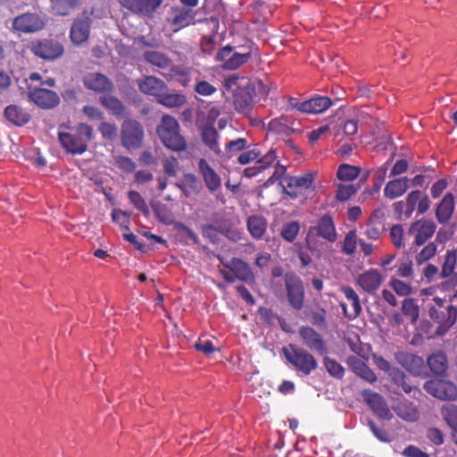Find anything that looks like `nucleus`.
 I'll return each instance as SVG.
<instances>
[{"mask_svg":"<svg viewBox=\"0 0 457 457\" xmlns=\"http://www.w3.org/2000/svg\"><path fill=\"white\" fill-rule=\"evenodd\" d=\"M58 137L66 152L82 154L87 150V144L94 137V130L90 125L81 122L69 132H59Z\"/></svg>","mask_w":457,"mask_h":457,"instance_id":"obj_1","label":"nucleus"},{"mask_svg":"<svg viewBox=\"0 0 457 457\" xmlns=\"http://www.w3.org/2000/svg\"><path fill=\"white\" fill-rule=\"evenodd\" d=\"M356 249V235L355 231H349L345 236L343 243V252L352 254Z\"/></svg>","mask_w":457,"mask_h":457,"instance_id":"obj_62","label":"nucleus"},{"mask_svg":"<svg viewBox=\"0 0 457 457\" xmlns=\"http://www.w3.org/2000/svg\"><path fill=\"white\" fill-rule=\"evenodd\" d=\"M349 368L360 378L369 383H374L377 380V376L374 371L368 367L363 361L359 357L352 355L346 360Z\"/></svg>","mask_w":457,"mask_h":457,"instance_id":"obj_28","label":"nucleus"},{"mask_svg":"<svg viewBox=\"0 0 457 457\" xmlns=\"http://www.w3.org/2000/svg\"><path fill=\"white\" fill-rule=\"evenodd\" d=\"M395 359L400 365L412 375L420 376L424 370L423 359L416 354L403 351L397 352Z\"/></svg>","mask_w":457,"mask_h":457,"instance_id":"obj_20","label":"nucleus"},{"mask_svg":"<svg viewBox=\"0 0 457 457\" xmlns=\"http://www.w3.org/2000/svg\"><path fill=\"white\" fill-rule=\"evenodd\" d=\"M455 207L454 196L446 193L436 208V218L440 224H446L451 220Z\"/></svg>","mask_w":457,"mask_h":457,"instance_id":"obj_27","label":"nucleus"},{"mask_svg":"<svg viewBox=\"0 0 457 457\" xmlns=\"http://www.w3.org/2000/svg\"><path fill=\"white\" fill-rule=\"evenodd\" d=\"M444 420L449 427L457 432V406L453 403H445L441 408Z\"/></svg>","mask_w":457,"mask_h":457,"instance_id":"obj_42","label":"nucleus"},{"mask_svg":"<svg viewBox=\"0 0 457 457\" xmlns=\"http://www.w3.org/2000/svg\"><path fill=\"white\" fill-rule=\"evenodd\" d=\"M410 179L407 177H401L389 180L384 188L386 198L394 200L403 196L410 187Z\"/></svg>","mask_w":457,"mask_h":457,"instance_id":"obj_25","label":"nucleus"},{"mask_svg":"<svg viewBox=\"0 0 457 457\" xmlns=\"http://www.w3.org/2000/svg\"><path fill=\"white\" fill-rule=\"evenodd\" d=\"M201 232L204 237L212 243H217L220 239L219 230L212 224H205L201 227Z\"/></svg>","mask_w":457,"mask_h":457,"instance_id":"obj_61","label":"nucleus"},{"mask_svg":"<svg viewBox=\"0 0 457 457\" xmlns=\"http://www.w3.org/2000/svg\"><path fill=\"white\" fill-rule=\"evenodd\" d=\"M162 0H126L125 6L137 13L149 14L154 12Z\"/></svg>","mask_w":457,"mask_h":457,"instance_id":"obj_32","label":"nucleus"},{"mask_svg":"<svg viewBox=\"0 0 457 457\" xmlns=\"http://www.w3.org/2000/svg\"><path fill=\"white\" fill-rule=\"evenodd\" d=\"M128 197H129L131 204H133V206L137 210L141 212L142 214L145 218H148L150 216V211L147 206V204H146L145 200L143 198V196L137 191H135V190L129 191Z\"/></svg>","mask_w":457,"mask_h":457,"instance_id":"obj_43","label":"nucleus"},{"mask_svg":"<svg viewBox=\"0 0 457 457\" xmlns=\"http://www.w3.org/2000/svg\"><path fill=\"white\" fill-rule=\"evenodd\" d=\"M364 402L380 419L389 420L393 415L384 398L378 393L366 389L361 392Z\"/></svg>","mask_w":457,"mask_h":457,"instance_id":"obj_17","label":"nucleus"},{"mask_svg":"<svg viewBox=\"0 0 457 457\" xmlns=\"http://www.w3.org/2000/svg\"><path fill=\"white\" fill-rule=\"evenodd\" d=\"M84 86L96 93H112L114 85L110 79L102 73H89L83 79Z\"/></svg>","mask_w":457,"mask_h":457,"instance_id":"obj_19","label":"nucleus"},{"mask_svg":"<svg viewBox=\"0 0 457 457\" xmlns=\"http://www.w3.org/2000/svg\"><path fill=\"white\" fill-rule=\"evenodd\" d=\"M267 130L280 137H289L292 134H300L303 129L300 121L292 115L283 114L278 118L272 119L268 123Z\"/></svg>","mask_w":457,"mask_h":457,"instance_id":"obj_10","label":"nucleus"},{"mask_svg":"<svg viewBox=\"0 0 457 457\" xmlns=\"http://www.w3.org/2000/svg\"><path fill=\"white\" fill-rule=\"evenodd\" d=\"M436 252V245L435 243L430 242L427 245H425L421 251L417 254L416 260L419 263H422L424 262L431 259Z\"/></svg>","mask_w":457,"mask_h":457,"instance_id":"obj_59","label":"nucleus"},{"mask_svg":"<svg viewBox=\"0 0 457 457\" xmlns=\"http://www.w3.org/2000/svg\"><path fill=\"white\" fill-rule=\"evenodd\" d=\"M360 172L359 167L343 163L337 169V177L342 181H352L360 175Z\"/></svg>","mask_w":457,"mask_h":457,"instance_id":"obj_41","label":"nucleus"},{"mask_svg":"<svg viewBox=\"0 0 457 457\" xmlns=\"http://www.w3.org/2000/svg\"><path fill=\"white\" fill-rule=\"evenodd\" d=\"M28 49L36 57L47 62L55 61L64 54L63 45L53 38L32 40L28 45Z\"/></svg>","mask_w":457,"mask_h":457,"instance_id":"obj_4","label":"nucleus"},{"mask_svg":"<svg viewBox=\"0 0 457 457\" xmlns=\"http://www.w3.org/2000/svg\"><path fill=\"white\" fill-rule=\"evenodd\" d=\"M298 335L302 344L308 350L314 352L320 355H327L328 346L323 337L318 333L313 328L303 326L298 329Z\"/></svg>","mask_w":457,"mask_h":457,"instance_id":"obj_11","label":"nucleus"},{"mask_svg":"<svg viewBox=\"0 0 457 457\" xmlns=\"http://www.w3.org/2000/svg\"><path fill=\"white\" fill-rule=\"evenodd\" d=\"M299 229H300V226H299L298 222L292 221V222L287 223L282 228L281 236L287 242H293L296 238V237L299 233Z\"/></svg>","mask_w":457,"mask_h":457,"instance_id":"obj_56","label":"nucleus"},{"mask_svg":"<svg viewBox=\"0 0 457 457\" xmlns=\"http://www.w3.org/2000/svg\"><path fill=\"white\" fill-rule=\"evenodd\" d=\"M98 131L104 140L113 141L118 136V128L114 123L103 120L98 126Z\"/></svg>","mask_w":457,"mask_h":457,"instance_id":"obj_51","label":"nucleus"},{"mask_svg":"<svg viewBox=\"0 0 457 457\" xmlns=\"http://www.w3.org/2000/svg\"><path fill=\"white\" fill-rule=\"evenodd\" d=\"M163 170L169 177H175L179 168V161L174 156H170L162 162Z\"/></svg>","mask_w":457,"mask_h":457,"instance_id":"obj_60","label":"nucleus"},{"mask_svg":"<svg viewBox=\"0 0 457 457\" xmlns=\"http://www.w3.org/2000/svg\"><path fill=\"white\" fill-rule=\"evenodd\" d=\"M453 276L457 282V247L448 249L444 257L439 277L446 278Z\"/></svg>","mask_w":457,"mask_h":457,"instance_id":"obj_31","label":"nucleus"},{"mask_svg":"<svg viewBox=\"0 0 457 457\" xmlns=\"http://www.w3.org/2000/svg\"><path fill=\"white\" fill-rule=\"evenodd\" d=\"M323 364L331 377L335 378L341 379L345 376V369L344 367L337 362L336 360L328 357L327 355H323Z\"/></svg>","mask_w":457,"mask_h":457,"instance_id":"obj_46","label":"nucleus"},{"mask_svg":"<svg viewBox=\"0 0 457 457\" xmlns=\"http://www.w3.org/2000/svg\"><path fill=\"white\" fill-rule=\"evenodd\" d=\"M114 164L123 172L132 173L137 168L136 162L129 157L124 155L113 156Z\"/></svg>","mask_w":457,"mask_h":457,"instance_id":"obj_54","label":"nucleus"},{"mask_svg":"<svg viewBox=\"0 0 457 457\" xmlns=\"http://www.w3.org/2000/svg\"><path fill=\"white\" fill-rule=\"evenodd\" d=\"M428 314L435 325H436L435 334L437 336L445 335L454 324L457 318L455 312L450 311L448 307L437 309L436 306H431L428 308Z\"/></svg>","mask_w":457,"mask_h":457,"instance_id":"obj_14","label":"nucleus"},{"mask_svg":"<svg viewBox=\"0 0 457 457\" xmlns=\"http://www.w3.org/2000/svg\"><path fill=\"white\" fill-rule=\"evenodd\" d=\"M221 270L224 279L228 283L236 280L246 284H253L255 280L254 273L250 265L239 258H232L229 262L224 263Z\"/></svg>","mask_w":457,"mask_h":457,"instance_id":"obj_7","label":"nucleus"},{"mask_svg":"<svg viewBox=\"0 0 457 457\" xmlns=\"http://www.w3.org/2000/svg\"><path fill=\"white\" fill-rule=\"evenodd\" d=\"M157 102L166 107L169 108H178L184 105L187 102V98L183 94L178 93H167V91H162L159 96Z\"/></svg>","mask_w":457,"mask_h":457,"instance_id":"obj_38","label":"nucleus"},{"mask_svg":"<svg viewBox=\"0 0 457 457\" xmlns=\"http://www.w3.org/2000/svg\"><path fill=\"white\" fill-rule=\"evenodd\" d=\"M384 231V224L378 220H370L365 230V234L370 239L377 240Z\"/></svg>","mask_w":457,"mask_h":457,"instance_id":"obj_53","label":"nucleus"},{"mask_svg":"<svg viewBox=\"0 0 457 457\" xmlns=\"http://www.w3.org/2000/svg\"><path fill=\"white\" fill-rule=\"evenodd\" d=\"M29 99L42 109H53L60 104L58 94L43 87H28Z\"/></svg>","mask_w":457,"mask_h":457,"instance_id":"obj_13","label":"nucleus"},{"mask_svg":"<svg viewBox=\"0 0 457 457\" xmlns=\"http://www.w3.org/2000/svg\"><path fill=\"white\" fill-rule=\"evenodd\" d=\"M271 276L274 278L285 277V286H298L299 278L294 273H285L280 265H276L271 270Z\"/></svg>","mask_w":457,"mask_h":457,"instance_id":"obj_52","label":"nucleus"},{"mask_svg":"<svg viewBox=\"0 0 457 457\" xmlns=\"http://www.w3.org/2000/svg\"><path fill=\"white\" fill-rule=\"evenodd\" d=\"M357 191V187L353 185L339 184L337 188L336 197L338 201H347Z\"/></svg>","mask_w":457,"mask_h":457,"instance_id":"obj_57","label":"nucleus"},{"mask_svg":"<svg viewBox=\"0 0 457 457\" xmlns=\"http://www.w3.org/2000/svg\"><path fill=\"white\" fill-rule=\"evenodd\" d=\"M406 207V218H411L417 207L418 214L425 213L430 206L428 196L420 190L411 191L403 201Z\"/></svg>","mask_w":457,"mask_h":457,"instance_id":"obj_18","label":"nucleus"},{"mask_svg":"<svg viewBox=\"0 0 457 457\" xmlns=\"http://www.w3.org/2000/svg\"><path fill=\"white\" fill-rule=\"evenodd\" d=\"M200 186V180L193 173L184 174L183 180L180 183H177V187L186 197H189L193 193H198Z\"/></svg>","mask_w":457,"mask_h":457,"instance_id":"obj_36","label":"nucleus"},{"mask_svg":"<svg viewBox=\"0 0 457 457\" xmlns=\"http://www.w3.org/2000/svg\"><path fill=\"white\" fill-rule=\"evenodd\" d=\"M152 209L155 214L156 219L163 224L171 223V214L168 206L161 203H152Z\"/></svg>","mask_w":457,"mask_h":457,"instance_id":"obj_48","label":"nucleus"},{"mask_svg":"<svg viewBox=\"0 0 457 457\" xmlns=\"http://www.w3.org/2000/svg\"><path fill=\"white\" fill-rule=\"evenodd\" d=\"M428 365L430 370L436 376H443L446 373L448 361L443 352H436L428 358Z\"/></svg>","mask_w":457,"mask_h":457,"instance_id":"obj_34","label":"nucleus"},{"mask_svg":"<svg viewBox=\"0 0 457 457\" xmlns=\"http://www.w3.org/2000/svg\"><path fill=\"white\" fill-rule=\"evenodd\" d=\"M145 131L142 124L134 119H127L121 124L120 142L128 151L138 149L142 146Z\"/></svg>","mask_w":457,"mask_h":457,"instance_id":"obj_6","label":"nucleus"},{"mask_svg":"<svg viewBox=\"0 0 457 457\" xmlns=\"http://www.w3.org/2000/svg\"><path fill=\"white\" fill-rule=\"evenodd\" d=\"M91 13L84 10L72 22L70 39L73 45L79 46L87 42L92 24Z\"/></svg>","mask_w":457,"mask_h":457,"instance_id":"obj_9","label":"nucleus"},{"mask_svg":"<svg viewBox=\"0 0 457 457\" xmlns=\"http://www.w3.org/2000/svg\"><path fill=\"white\" fill-rule=\"evenodd\" d=\"M282 353L294 370L303 376H309L318 368L317 360L307 349L289 344L283 347Z\"/></svg>","mask_w":457,"mask_h":457,"instance_id":"obj_3","label":"nucleus"},{"mask_svg":"<svg viewBox=\"0 0 457 457\" xmlns=\"http://www.w3.org/2000/svg\"><path fill=\"white\" fill-rule=\"evenodd\" d=\"M4 116L12 125L22 127L30 120L29 112L17 104H10L4 108Z\"/></svg>","mask_w":457,"mask_h":457,"instance_id":"obj_24","label":"nucleus"},{"mask_svg":"<svg viewBox=\"0 0 457 457\" xmlns=\"http://www.w3.org/2000/svg\"><path fill=\"white\" fill-rule=\"evenodd\" d=\"M132 212L128 211H122L120 209H113L112 212V220L120 225V227L129 231L130 217Z\"/></svg>","mask_w":457,"mask_h":457,"instance_id":"obj_47","label":"nucleus"},{"mask_svg":"<svg viewBox=\"0 0 457 457\" xmlns=\"http://www.w3.org/2000/svg\"><path fill=\"white\" fill-rule=\"evenodd\" d=\"M436 228L433 221L421 219L411 224L408 234L414 237L413 244L422 245L434 235Z\"/></svg>","mask_w":457,"mask_h":457,"instance_id":"obj_16","label":"nucleus"},{"mask_svg":"<svg viewBox=\"0 0 457 457\" xmlns=\"http://www.w3.org/2000/svg\"><path fill=\"white\" fill-rule=\"evenodd\" d=\"M251 57L250 53L238 54L233 53V54L226 60L225 63H222L221 67L224 70L234 71L239 68L241 65L245 63Z\"/></svg>","mask_w":457,"mask_h":457,"instance_id":"obj_44","label":"nucleus"},{"mask_svg":"<svg viewBox=\"0 0 457 457\" xmlns=\"http://www.w3.org/2000/svg\"><path fill=\"white\" fill-rule=\"evenodd\" d=\"M156 133L168 149L173 152H183L187 149V141L180 134L179 124L174 117L169 114L163 115L156 127Z\"/></svg>","mask_w":457,"mask_h":457,"instance_id":"obj_2","label":"nucleus"},{"mask_svg":"<svg viewBox=\"0 0 457 457\" xmlns=\"http://www.w3.org/2000/svg\"><path fill=\"white\" fill-rule=\"evenodd\" d=\"M394 410L400 418L407 421H415L419 418L416 407L406 400L400 402Z\"/></svg>","mask_w":457,"mask_h":457,"instance_id":"obj_39","label":"nucleus"},{"mask_svg":"<svg viewBox=\"0 0 457 457\" xmlns=\"http://www.w3.org/2000/svg\"><path fill=\"white\" fill-rule=\"evenodd\" d=\"M137 86L142 93L153 96L156 99H158L162 91H167V85L164 81L154 76H146L143 79L138 80Z\"/></svg>","mask_w":457,"mask_h":457,"instance_id":"obj_26","label":"nucleus"},{"mask_svg":"<svg viewBox=\"0 0 457 457\" xmlns=\"http://www.w3.org/2000/svg\"><path fill=\"white\" fill-rule=\"evenodd\" d=\"M303 287H287L290 304L296 310H300L303 304Z\"/></svg>","mask_w":457,"mask_h":457,"instance_id":"obj_50","label":"nucleus"},{"mask_svg":"<svg viewBox=\"0 0 457 457\" xmlns=\"http://www.w3.org/2000/svg\"><path fill=\"white\" fill-rule=\"evenodd\" d=\"M332 101L328 96H314L302 102L303 113H320L328 110Z\"/></svg>","mask_w":457,"mask_h":457,"instance_id":"obj_30","label":"nucleus"},{"mask_svg":"<svg viewBox=\"0 0 457 457\" xmlns=\"http://www.w3.org/2000/svg\"><path fill=\"white\" fill-rule=\"evenodd\" d=\"M234 106L241 113L249 114L253 106L256 96L254 85L247 82L245 86L238 87L234 90Z\"/></svg>","mask_w":457,"mask_h":457,"instance_id":"obj_12","label":"nucleus"},{"mask_svg":"<svg viewBox=\"0 0 457 457\" xmlns=\"http://www.w3.org/2000/svg\"><path fill=\"white\" fill-rule=\"evenodd\" d=\"M172 12L174 15L169 19V23L173 27V31H179L194 23L195 12L192 9L174 7Z\"/></svg>","mask_w":457,"mask_h":457,"instance_id":"obj_23","label":"nucleus"},{"mask_svg":"<svg viewBox=\"0 0 457 457\" xmlns=\"http://www.w3.org/2000/svg\"><path fill=\"white\" fill-rule=\"evenodd\" d=\"M277 159L276 151L274 149H270L264 155H260L258 159H256V164L260 168L262 171L269 168Z\"/></svg>","mask_w":457,"mask_h":457,"instance_id":"obj_58","label":"nucleus"},{"mask_svg":"<svg viewBox=\"0 0 457 457\" xmlns=\"http://www.w3.org/2000/svg\"><path fill=\"white\" fill-rule=\"evenodd\" d=\"M382 276L377 270H370L362 273L358 278L359 286H380Z\"/></svg>","mask_w":457,"mask_h":457,"instance_id":"obj_45","label":"nucleus"},{"mask_svg":"<svg viewBox=\"0 0 457 457\" xmlns=\"http://www.w3.org/2000/svg\"><path fill=\"white\" fill-rule=\"evenodd\" d=\"M396 275L401 278H409L412 275V262L406 258L397 265Z\"/></svg>","mask_w":457,"mask_h":457,"instance_id":"obj_64","label":"nucleus"},{"mask_svg":"<svg viewBox=\"0 0 457 457\" xmlns=\"http://www.w3.org/2000/svg\"><path fill=\"white\" fill-rule=\"evenodd\" d=\"M143 56L147 62L162 69L168 68L172 63L171 59L158 51H145Z\"/></svg>","mask_w":457,"mask_h":457,"instance_id":"obj_40","label":"nucleus"},{"mask_svg":"<svg viewBox=\"0 0 457 457\" xmlns=\"http://www.w3.org/2000/svg\"><path fill=\"white\" fill-rule=\"evenodd\" d=\"M201 135L203 142L210 148V150L213 151L215 154L220 153L218 142L219 133L213 126H204L202 129Z\"/></svg>","mask_w":457,"mask_h":457,"instance_id":"obj_37","label":"nucleus"},{"mask_svg":"<svg viewBox=\"0 0 457 457\" xmlns=\"http://www.w3.org/2000/svg\"><path fill=\"white\" fill-rule=\"evenodd\" d=\"M49 2L51 12L58 16H68L82 4V0H49Z\"/></svg>","mask_w":457,"mask_h":457,"instance_id":"obj_33","label":"nucleus"},{"mask_svg":"<svg viewBox=\"0 0 457 457\" xmlns=\"http://www.w3.org/2000/svg\"><path fill=\"white\" fill-rule=\"evenodd\" d=\"M424 389L441 400L453 401L457 398V386L449 381H428L424 384Z\"/></svg>","mask_w":457,"mask_h":457,"instance_id":"obj_15","label":"nucleus"},{"mask_svg":"<svg viewBox=\"0 0 457 457\" xmlns=\"http://www.w3.org/2000/svg\"><path fill=\"white\" fill-rule=\"evenodd\" d=\"M82 112L90 120H103L104 118V112L95 105H85L82 108Z\"/></svg>","mask_w":457,"mask_h":457,"instance_id":"obj_63","label":"nucleus"},{"mask_svg":"<svg viewBox=\"0 0 457 457\" xmlns=\"http://www.w3.org/2000/svg\"><path fill=\"white\" fill-rule=\"evenodd\" d=\"M316 172H306L301 176L287 175L283 179L282 192L287 195L291 199H296L303 195L305 190H314V180Z\"/></svg>","mask_w":457,"mask_h":457,"instance_id":"obj_8","label":"nucleus"},{"mask_svg":"<svg viewBox=\"0 0 457 457\" xmlns=\"http://www.w3.org/2000/svg\"><path fill=\"white\" fill-rule=\"evenodd\" d=\"M247 228L255 239H261L267 229V220L260 215L250 216L247 220Z\"/></svg>","mask_w":457,"mask_h":457,"instance_id":"obj_35","label":"nucleus"},{"mask_svg":"<svg viewBox=\"0 0 457 457\" xmlns=\"http://www.w3.org/2000/svg\"><path fill=\"white\" fill-rule=\"evenodd\" d=\"M198 170L210 192L212 193L220 188L221 179L220 175L211 167L205 159L201 158L198 161Z\"/></svg>","mask_w":457,"mask_h":457,"instance_id":"obj_21","label":"nucleus"},{"mask_svg":"<svg viewBox=\"0 0 457 457\" xmlns=\"http://www.w3.org/2000/svg\"><path fill=\"white\" fill-rule=\"evenodd\" d=\"M318 237H320L328 242L337 240V231L331 216L326 214L320 217L317 225L312 228Z\"/></svg>","mask_w":457,"mask_h":457,"instance_id":"obj_29","label":"nucleus"},{"mask_svg":"<svg viewBox=\"0 0 457 457\" xmlns=\"http://www.w3.org/2000/svg\"><path fill=\"white\" fill-rule=\"evenodd\" d=\"M99 103L116 118H126L129 115L127 106L116 96L110 94L99 97Z\"/></svg>","mask_w":457,"mask_h":457,"instance_id":"obj_22","label":"nucleus"},{"mask_svg":"<svg viewBox=\"0 0 457 457\" xmlns=\"http://www.w3.org/2000/svg\"><path fill=\"white\" fill-rule=\"evenodd\" d=\"M170 76L176 78L183 87H187L191 80L190 69L179 65L171 66Z\"/></svg>","mask_w":457,"mask_h":457,"instance_id":"obj_49","label":"nucleus"},{"mask_svg":"<svg viewBox=\"0 0 457 457\" xmlns=\"http://www.w3.org/2000/svg\"><path fill=\"white\" fill-rule=\"evenodd\" d=\"M47 24L45 15L27 12L17 15L12 21V29L20 34H35L43 30Z\"/></svg>","mask_w":457,"mask_h":457,"instance_id":"obj_5","label":"nucleus"},{"mask_svg":"<svg viewBox=\"0 0 457 457\" xmlns=\"http://www.w3.org/2000/svg\"><path fill=\"white\" fill-rule=\"evenodd\" d=\"M403 312L411 323L416 322L419 318V308L411 299H404L402 305Z\"/></svg>","mask_w":457,"mask_h":457,"instance_id":"obj_55","label":"nucleus"}]
</instances>
